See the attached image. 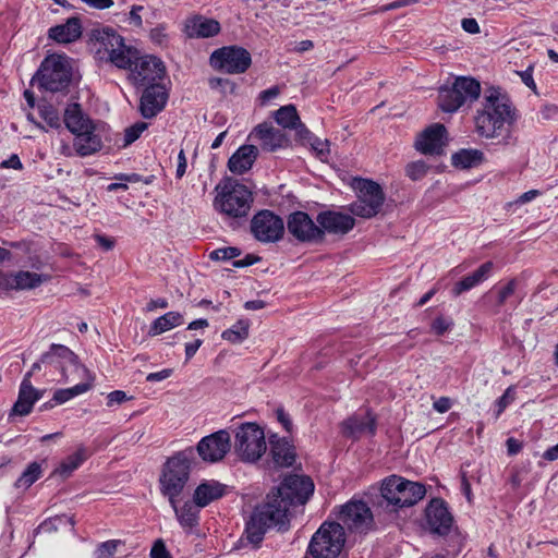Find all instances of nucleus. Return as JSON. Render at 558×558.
Masks as SVG:
<instances>
[{
    "instance_id": "obj_1",
    "label": "nucleus",
    "mask_w": 558,
    "mask_h": 558,
    "mask_svg": "<svg viewBox=\"0 0 558 558\" xmlns=\"http://www.w3.org/2000/svg\"><path fill=\"white\" fill-rule=\"evenodd\" d=\"M313 493L314 483L310 477L296 474L284 477L282 483L267 495L265 502L253 511L245 527L247 541L257 546L268 529L287 531L290 526L291 510L305 505Z\"/></svg>"
},
{
    "instance_id": "obj_2",
    "label": "nucleus",
    "mask_w": 558,
    "mask_h": 558,
    "mask_svg": "<svg viewBox=\"0 0 558 558\" xmlns=\"http://www.w3.org/2000/svg\"><path fill=\"white\" fill-rule=\"evenodd\" d=\"M513 122L514 110L510 100L499 89L487 90L482 109L475 116V131L478 136L501 146L514 145L517 138L511 130Z\"/></svg>"
},
{
    "instance_id": "obj_3",
    "label": "nucleus",
    "mask_w": 558,
    "mask_h": 558,
    "mask_svg": "<svg viewBox=\"0 0 558 558\" xmlns=\"http://www.w3.org/2000/svg\"><path fill=\"white\" fill-rule=\"evenodd\" d=\"M63 121L75 136L73 147L81 157L99 151L102 148V140H108V125L105 122L93 121L76 102L68 105Z\"/></svg>"
},
{
    "instance_id": "obj_4",
    "label": "nucleus",
    "mask_w": 558,
    "mask_h": 558,
    "mask_svg": "<svg viewBox=\"0 0 558 558\" xmlns=\"http://www.w3.org/2000/svg\"><path fill=\"white\" fill-rule=\"evenodd\" d=\"M214 209L225 218L245 220L254 203L253 192L239 180L226 177L214 189Z\"/></svg>"
},
{
    "instance_id": "obj_5",
    "label": "nucleus",
    "mask_w": 558,
    "mask_h": 558,
    "mask_svg": "<svg viewBox=\"0 0 558 558\" xmlns=\"http://www.w3.org/2000/svg\"><path fill=\"white\" fill-rule=\"evenodd\" d=\"M192 458V449L180 451L163 465L159 478L160 492L168 497L170 505H174V499L181 495L189 481Z\"/></svg>"
},
{
    "instance_id": "obj_6",
    "label": "nucleus",
    "mask_w": 558,
    "mask_h": 558,
    "mask_svg": "<svg viewBox=\"0 0 558 558\" xmlns=\"http://www.w3.org/2000/svg\"><path fill=\"white\" fill-rule=\"evenodd\" d=\"M92 40L96 47V52L100 58L107 59L120 69L131 68L133 58L137 51L124 44V39L114 29L104 27L93 29Z\"/></svg>"
},
{
    "instance_id": "obj_7",
    "label": "nucleus",
    "mask_w": 558,
    "mask_h": 558,
    "mask_svg": "<svg viewBox=\"0 0 558 558\" xmlns=\"http://www.w3.org/2000/svg\"><path fill=\"white\" fill-rule=\"evenodd\" d=\"M71 80V59L59 53L47 56L33 77V81L37 82L40 88L51 93L65 90Z\"/></svg>"
},
{
    "instance_id": "obj_8",
    "label": "nucleus",
    "mask_w": 558,
    "mask_h": 558,
    "mask_svg": "<svg viewBox=\"0 0 558 558\" xmlns=\"http://www.w3.org/2000/svg\"><path fill=\"white\" fill-rule=\"evenodd\" d=\"M481 84L470 76H458L451 85L438 90V106L445 112H456L465 104H473L481 96Z\"/></svg>"
},
{
    "instance_id": "obj_9",
    "label": "nucleus",
    "mask_w": 558,
    "mask_h": 558,
    "mask_svg": "<svg viewBox=\"0 0 558 558\" xmlns=\"http://www.w3.org/2000/svg\"><path fill=\"white\" fill-rule=\"evenodd\" d=\"M381 497L396 508L411 507L424 498L426 488L418 482H412L398 475L383 480Z\"/></svg>"
},
{
    "instance_id": "obj_10",
    "label": "nucleus",
    "mask_w": 558,
    "mask_h": 558,
    "mask_svg": "<svg viewBox=\"0 0 558 558\" xmlns=\"http://www.w3.org/2000/svg\"><path fill=\"white\" fill-rule=\"evenodd\" d=\"M345 544L344 529L339 522H324L313 534L307 554L312 558H337Z\"/></svg>"
},
{
    "instance_id": "obj_11",
    "label": "nucleus",
    "mask_w": 558,
    "mask_h": 558,
    "mask_svg": "<svg viewBox=\"0 0 558 558\" xmlns=\"http://www.w3.org/2000/svg\"><path fill=\"white\" fill-rule=\"evenodd\" d=\"M267 450L265 433L256 423H244L238 427L234 451L244 462H256Z\"/></svg>"
},
{
    "instance_id": "obj_12",
    "label": "nucleus",
    "mask_w": 558,
    "mask_h": 558,
    "mask_svg": "<svg viewBox=\"0 0 558 558\" xmlns=\"http://www.w3.org/2000/svg\"><path fill=\"white\" fill-rule=\"evenodd\" d=\"M354 187L357 192V199L350 205V213L366 219L375 217L385 202V194L380 185L372 180L359 179L355 181Z\"/></svg>"
},
{
    "instance_id": "obj_13",
    "label": "nucleus",
    "mask_w": 558,
    "mask_h": 558,
    "mask_svg": "<svg viewBox=\"0 0 558 558\" xmlns=\"http://www.w3.org/2000/svg\"><path fill=\"white\" fill-rule=\"evenodd\" d=\"M251 63V53L239 46H226L210 54L211 66L228 74H242Z\"/></svg>"
},
{
    "instance_id": "obj_14",
    "label": "nucleus",
    "mask_w": 558,
    "mask_h": 558,
    "mask_svg": "<svg viewBox=\"0 0 558 558\" xmlns=\"http://www.w3.org/2000/svg\"><path fill=\"white\" fill-rule=\"evenodd\" d=\"M341 525L351 532L365 533L373 525V513L366 502L362 500H350L344 504L338 513Z\"/></svg>"
},
{
    "instance_id": "obj_15",
    "label": "nucleus",
    "mask_w": 558,
    "mask_h": 558,
    "mask_svg": "<svg viewBox=\"0 0 558 558\" xmlns=\"http://www.w3.org/2000/svg\"><path fill=\"white\" fill-rule=\"evenodd\" d=\"M131 69V77L137 86H148L150 84H159L165 77L166 68L163 62L154 56H144L133 58Z\"/></svg>"
},
{
    "instance_id": "obj_16",
    "label": "nucleus",
    "mask_w": 558,
    "mask_h": 558,
    "mask_svg": "<svg viewBox=\"0 0 558 558\" xmlns=\"http://www.w3.org/2000/svg\"><path fill=\"white\" fill-rule=\"evenodd\" d=\"M251 232L262 243H274L282 238L284 223L279 216L264 209L252 218Z\"/></svg>"
},
{
    "instance_id": "obj_17",
    "label": "nucleus",
    "mask_w": 558,
    "mask_h": 558,
    "mask_svg": "<svg viewBox=\"0 0 558 558\" xmlns=\"http://www.w3.org/2000/svg\"><path fill=\"white\" fill-rule=\"evenodd\" d=\"M230 448V434L225 429H220L203 437L196 446V450L202 460L209 463L222 460L229 452Z\"/></svg>"
},
{
    "instance_id": "obj_18",
    "label": "nucleus",
    "mask_w": 558,
    "mask_h": 558,
    "mask_svg": "<svg viewBox=\"0 0 558 558\" xmlns=\"http://www.w3.org/2000/svg\"><path fill=\"white\" fill-rule=\"evenodd\" d=\"M288 231L301 242L322 241V230L312 218L304 211L292 213L288 218Z\"/></svg>"
},
{
    "instance_id": "obj_19",
    "label": "nucleus",
    "mask_w": 558,
    "mask_h": 558,
    "mask_svg": "<svg viewBox=\"0 0 558 558\" xmlns=\"http://www.w3.org/2000/svg\"><path fill=\"white\" fill-rule=\"evenodd\" d=\"M168 92L162 83L150 84L142 93L140 111L145 119L156 117L168 101Z\"/></svg>"
},
{
    "instance_id": "obj_20",
    "label": "nucleus",
    "mask_w": 558,
    "mask_h": 558,
    "mask_svg": "<svg viewBox=\"0 0 558 558\" xmlns=\"http://www.w3.org/2000/svg\"><path fill=\"white\" fill-rule=\"evenodd\" d=\"M445 125L435 123L425 129L415 141V148L424 155H439L446 144Z\"/></svg>"
},
{
    "instance_id": "obj_21",
    "label": "nucleus",
    "mask_w": 558,
    "mask_h": 558,
    "mask_svg": "<svg viewBox=\"0 0 558 558\" xmlns=\"http://www.w3.org/2000/svg\"><path fill=\"white\" fill-rule=\"evenodd\" d=\"M43 397V391L33 387L31 373H26L20 386L17 400L13 404L9 418L25 416L32 412L34 404Z\"/></svg>"
},
{
    "instance_id": "obj_22",
    "label": "nucleus",
    "mask_w": 558,
    "mask_h": 558,
    "mask_svg": "<svg viewBox=\"0 0 558 558\" xmlns=\"http://www.w3.org/2000/svg\"><path fill=\"white\" fill-rule=\"evenodd\" d=\"M427 524L434 533L446 535L452 526V515L442 499H433L426 507Z\"/></svg>"
},
{
    "instance_id": "obj_23",
    "label": "nucleus",
    "mask_w": 558,
    "mask_h": 558,
    "mask_svg": "<svg viewBox=\"0 0 558 558\" xmlns=\"http://www.w3.org/2000/svg\"><path fill=\"white\" fill-rule=\"evenodd\" d=\"M220 31L221 25L217 20L201 14L191 15L183 23V33L189 38H210Z\"/></svg>"
},
{
    "instance_id": "obj_24",
    "label": "nucleus",
    "mask_w": 558,
    "mask_h": 558,
    "mask_svg": "<svg viewBox=\"0 0 558 558\" xmlns=\"http://www.w3.org/2000/svg\"><path fill=\"white\" fill-rule=\"evenodd\" d=\"M316 220L324 233L330 234H347L355 226V220L351 215L333 210L319 213Z\"/></svg>"
},
{
    "instance_id": "obj_25",
    "label": "nucleus",
    "mask_w": 558,
    "mask_h": 558,
    "mask_svg": "<svg viewBox=\"0 0 558 558\" xmlns=\"http://www.w3.org/2000/svg\"><path fill=\"white\" fill-rule=\"evenodd\" d=\"M48 277L27 270H20L7 275L1 284L5 289L11 290H31L39 287L43 282L47 281Z\"/></svg>"
},
{
    "instance_id": "obj_26",
    "label": "nucleus",
    "mask_w": 558,
    "mask_h": 558,
    "mask_svg": "<svg viewBox=\"0 0 558 558\" xmlns=\"http://www.w3.org/2000/svg\"><path fill=\"white\" fill-rule=\"evenodd\" d=\"M251 136L260 142L262 148L268 151H275L283 146L286 135L270 123L264 122L254 128Z\"/></svg>"
},
{
    "instance_id": "obj_27",
    "label": "nucleus",
    "mask_w": 558,
    "mask_h": 558,
    "mask_svg": "<svg viewBox=\"0 0 558 558\" xmlns=\"http://www.w3.org/2000/svg\"><path fill=\"white\" fill-rule=\"evenodd\" d=\"M228 486L215 480L202 482L194 492V502L197 507L204 508L210 502L223 497Z\"/></svg>"
},
{
    "instance_id": "obj_28",
    "label": "nucleus",
    "mask_w": 558,
    "mask_h": 558,
    "mask_svg": "<svg viewBox=\"0 0 558 558\" xmlns=\"http://www.w3.org/2000/svg\"><path fill=\"white\" fill-rule=\"evenodd\" d=\"M258 150L254 145H242L228 160V168L234 174L247 172L255 162Z\"/></svg>"
},
{
    "instance_id": "obj_29",
    "label": "nucleus",
    "mask_w": 558,
    "mask_h": 558,
    "mask_svg": "<svg viewBox=\"0 0 558 558\" xmlns=\"http://www.w3.org/2000/svg\"><path fill=\"white\" fill-rule=\"evenodd\" d=\"M269 444L270 454L277 466L289 468L294 463V447L286 438L274 435L269 438Z\"/></svg>"
},
{
    "instance_id": "obj_30",
    "label": "nucleus",
    "mask_w": 558,
    "mask_h": 558,
    "mask_svg": "<svg viewBox=\"0 0 558 558\" xmlns=\"http://www.w3.org/2000/svg\"><path fill=\"white\" fill-rule=\"evenodd\" d=\"M81 35L82 25L78 17H70L64 24L56 25L49 29V37L61 44L75 41Z\"/></svg>"
},
{
    "instance_id": "obj_31",
    "label": "nucleus",
    "mask_w": 558,
    "mask_h": 558,
    "mask_svg": "<svg viewBox=\"0 0 558 558\" xmlns=\"http://www.w3.org/2000/svg\"><path fill=\"white\" fill-rule=\"evenodd\" d=\"M50 350L54 356L61 361V375L64 380H69V375L65 372L66 366H71L75 372L82 375H88V369L77 362V356L68 347L62 344H51Z\"/></svg>"
},
{
    "instance_id": "obj_32",
    "label": "nucleus",
    "mask_w": 558,
    "mask_h": 558,
    "mask_svg": "<svg viewBox=\"0 0 558 558\" xmlns=\"http://www.w3.org/2000/svg\"><path fill=\"white\" fill-rule=\"evenodd\" d=\"M494 264L492 262H486L482 264L474 272L464 277L459 282H457L452 289V292L456 296L461 293L471 290L476 287L484 280L488 278L493 270Z\"/></svg>"
},
{
    "instance_id": "obj_33",
    "label": "nucleus",
    "mask_w": 558,
    "mask_h": 558,
    "mask_svg": "<svg viewBox=\"0 0 558 558\" xmlns=\"http://www.w3.org/2000/svg\"><path fill=\"white\" fill-rule=\"evenodd\" d=\"M171 507L174 510L180 525L184 530L191 531L198 524L199 507H197L196 504L193 505V502L186 501L183 506L179 507L175 498L174 505H171Z\"/></svg>"
},
{
    "instance_id": "obj_34",
    "label": "nucleus",
    "mask_w": 558,
    "mask_h": 558,
    "mask_svg": "<svg viewBox=\"0 0 558 558\" xmlns=\"http://www.w3.org/2000/svg\"><path fill=\"white\" fill-rule=\"evenodd\" d=\"M344 434L349 437H357L361 434L368 432L371 435L375 433L376 423L375 418L368 414L365 417L353 416L343 423Z\"/></svg>"
},
{
    "instance_id": "obj_35",
    "label": "nucleus",
    "mask_w": 558,
    "mask_h": 558,
    "mask_svg": "<svg viewBox=\"0 0 558 558\" xmlns=\"http://www.w3.org/2000/svg\"><path fill=\"white\" fill-rule=\"evenodd\" d=\"M183 324V315L179 312H168L156 318L148 330L151 337L161 335Z\"/></svg>"
},
{
    "instance_id": "obj_36",
    "label": "nucleus",
    "mask_w": 558,
    "mask_h": 558,
    "mask_svg": "<svg viewBox=\"0 0 558 558\" xmlns=\"http://www.w3.org/2000/svg\"><path fill=\"white\" fill-rule=\"evenodd\" d=\"M85 378V381L80 383L71 388L65 389H59L53 393L52 401H54L57 404L65 403L66 401L73 399L76 396L83 395L87 392L92 386L94 378L88 373V375H83Z\"/></svg>"
},
{
    "instance_id": "obj_37",
    "label": "nucleus",
    "mask_w": 558,
    "mask_h": 558,
    "mask_svg": "<svg viewBox=\"0 0 558 558\" xmlns=\"http://www.w3.org/2000/svg\"><path fill=\"white\" fill-rule=\"evenodd\" d=\"M484 160V154L478 149H461L451 157V162L456 168L469 169L481 165Z\"/></svg>"
},
{
    "instance_id": "obj_38",
    "label": "nucleus",
    "mask_w": 558,
    "mask_h": 558,
    "mask_svg": "<svg viewBox=\"0 0 558 558\" xmlns=\"http://www.w3.org/2000/svg\"><path fill=\"white\" fill-rule=\"evenodd\" d=\"M276 122L284 129H299L308 132L301 123L296 108L293 105H287L274 112Z\"/></svg>"
},
{
    "instance_id": "obj_39",
    "label": "nucleus",
    "mask_w": 558,
    "mask_h": 558,
    "mask_svg": "<svg viewBox=\"0 0 558 558\" xmlns=\"http://www.w3.org/2000/svg\"><path fill=\"white\" fill-rule=\"evenodd\" d=\"M74 518L68 514L56 515L45 520L37 529V533L51 534L57 532L61 526H70L74 529Z\"/></svg>"
},
{
    "instance_id": "obj_40",
    "label": "nucleus",
    "mask_w": 558,
    "mask_h": 558,
    "mask_svg": "<svg viewBox=\"0 0 558 558\" xmlns=\"http://www.w3.org/2000/svg\"><path fill=\"white\" fill-rule=\"evenodd\" d=\"M250 323L245 319L238 320L232 327L221 333V338L231 343H241L248 337Z\"/></svg>"
},
{
    "instance_id": "obj_41",
    "label": "nucleus",
    "mask_w": 558,
    "mask_h": 558,
    "mask_svg": "<svg viewBox=\"0 0 558 558\" xmlns=\"http://www.w3.org/2000/svg\"><path fill=\"white\" fill-rule=\"evenodd\" d=\"M41 474V468L37 462L31 463L26 470L21 474V476L16 480L15 486L21 488H28L32 486Z\"/></svg>"
},
{
    "instance_id": "obj_42",
    "label": "nucleus",
    "mask_w": 558,
    "mask_h": 558,
    "mask_svg": "<svg viewBox=\"0 0 558 558\" xmlns=\"http://www.w3.org/2000/svg\"><path fill=\"white\" fill-rule=\"evenodd\" d=\"M85 460V456L83 451H76L73 454L69 456L62 463L60 464L58 472L62 476H69L74 470H76Z\"/></svg>"
},
{
    "instance_id": "obj_43",
    "label": "nucleus",
    "mask_w": 558,
    "mask_h": 558,
    "mask_svg": "<svg viewBox=\"0 0 558 558\" xmlns=\"http://www.w3.org/2000/svg\"><path fill=\"white\" fill-rule=\"evenodd\" d=\"M39 114L50 128L60 126L59 113L51 105H40Z\"/></svg>"
},
{
    "instance_id": "obj_44",
    "label": "nucleus",
    "mask_w": 558,
    "mask_h": 558,
    "mask_svg": "<svg viewBox=\"0 0 558 558\" xmlns=\"http://www.w3.org/2000/svg\"><path fill=\"white\" fill-rule=\"evenodd\" d=\"M515 393H517L515 387L509 386L505 390L504 395L496 400V408H497L496 418H498L500 416V414L506 410V408L514 401Z\"/></svg>"
},
{
    "instance_id": "obj_45",
    "label": "nucleus",
    "mask_w": 558,
    "mask_h": 558,
    "mask_svg": "<svg viewBox=\"0 0 558 558\" xmlns=\"http://www.w3.org/2000/svg\"><path fill=\"white\" fill-rule=\"evenodd\" d=\"M122 544L119 539H110L98 545L95 554L97 558H111L116 554L118 546Z\"/></svg>"
},
{
    "instance_id": "obj_46",
    "label": "nucleus",
    "mask_w": 558,
    "mask_h": 558,
    "mask_svg": "<svg viewBox=\"0 0 558 558\" xmlns=\"http://www.w3.org/2000/svg\"><path fill=\"white\" fill-rule=\"evenodd\" d=\"M241 251L235 246L220 247L210 252L209 257L213 260H230L240 256Z\"/></svg>"
},
{
    "instance_id": "obj_47",
    "label": "nucleus",
    "mask_w": 558,
    "mask_h": 558,
    "mask_svg": "<svg viewBox=\"0 0 558 558\" xmlns=\"http://www.w3.org/2000/svg\"><path fill=\"white\" fill-rule=\"evenodd\" d=\"M427 169V165L423 160H417L407 166L405 173L411 180L416 181L426 174Z\"/></svg>"
},
{
    "instance_id": "obj_48",
    "label": "nucleus",
    "mask_w": 558,
    "mask_h": 558,
    "mask_svg": "<svg viewBox=\"0 0 558 558\" xmlns=\"http://www.w3.org/2000/svg\"><path fill=\"white\" fill-rule=\"evenodd\" d=\"M148 128L146 122H136L125 130L124 145H130L135 142L141 134Z\"/></svg>"
},
{
    "instance_id": "obj_49",
    "label": "nucleus",
    "mask_w": 558,
    "mask_h": 558,
    "mask_svg": "<svg viewBox=\"0 0 558 558\" xmlns=\"http://www.w3.org/2000/svg\"><path fill=\"white\" fill-rule=\"evenodd\" d=\"M167 27L165 24H159L154 27L149 33V38L154 44L163 46L168 41Z\"/></svg>"
},
{
    "instance_id": "obj_50",
    "label": "nucleus",
    "mask_w": 558,
    "mask_h": 558,
    "mask_svg": "<svg viewBox=\"0 0 558 558\" xmlns=\"http://www.w3.org/2000/svg\"><path fill=\"white\" fill-rule=\"evenodd\" d=\"M517 282L515 280H510L506 286L499 289L498 291V305H504L505 302L511 296L515 291Z\"/></svg>"
},
{
    "instance_id": "obj_51",
    "label": "nucleus",
    "mask_w": 558,
    "mask_h": 558,
    "mask_svg": "<svg viewBox=\"0 0 558 558\" xmlns=\"http://www.w3.org/2000/svg\"><path fill=\"white\" fill-rule=\"evenodd\" d=\"M311 146L316 151L317 156L320 158H324L329 154L328 141H323L318 137H313L311 141Z\"/></svg>"
},
{
    "instance_id": "obj_52",
    "label": "nucleus",
    "mask_w": 558,
    "mask_h": 558,
    "mask_svg": "<svg viewBox=\"0 0 558 558\" xmlns=\"http://www.w3.org/2000/svg\"><path fill=\"white\" fill-rule=\"evenodd\" d=\"M150 558H171L162 539H157L150 550Z\"/></svg>"
},
{
    "instance_id": "obj_53",
    "label": "nucleus",
    "mask_w": 558,
    "mask_h": 558,
    "mask_svg": "<svg viewBox=\"0 0 558 558\" xmlns=\"http://www.w3.org/2000/svg\"><path fill=\"white\" fill-rule=\"evenodd\" d=\"M129 399L130 398L126 396L124 391L114 390L107 396V405L112 407L114 404H121Z\"/></svg>"
},
{
    "instance_id": "obj_54",
    "label": "nucleus",
    "mask_w": 558,
    "mask_h": 558,
    "mask_svg": "<svg viewBox=\"0 0 558 558\" xmlns=\"http://www.w3.org/2000/svg\"><path fill=\"white\" fill-rule=\"evenodd\" d=\"M41 362L45 367H52L61 372V361L54 356V353L51 350L41 355Z\"/></svg>"
},
{
    "instance_id": "obj_55",
    "label": "nucleus",
    "mask_w": 558,
    "mask_h": 558,
    "mask_svg": "<svg viewBox=\"0 0 558 558\" xmlns=\"http://www.w3.org/2000/svg\"><path fill=\"white\" fill-rule=\"evenodd\" d=\"M143 5H132L130 13H129V21L130 24H132L135 27H142L143 26V20L140 15V12L143 11Z\"/></svg>"
},
{
    "instance_id": "obj_56",
    "label": "nucleus",
    "mask_w": 558,
    "mask_h": 558,
    "mask_svg": "<svg viewBox=\"0 0 558 558\" xmlns=\"http://www.w3.org/2000/svg\"><path fill=\"white\" fill-rule=\"evenodd\" d=\"M452 407V401L448 397H440L433 403V409L438 413H446Z\"/></svg>"
},
{
    "instance_id": "obj_57",
    "label": "nucleus",
    "mask_w": 558,
    "mask_h": 558,
    "mask_svg": "<svg viewBox=\"0 0 558 558\" xmlns=\"http://www.w3.org/2000/svg\"><path fill=\"white\" fill-rule=\"evenodd\" d=\"M450 322L446 320L442 317H437L434 319L432 324V329L435 331V333L441 336L450 328Z\"/></svg>"
},
{
    "instance_id": "obj_58",
    "label": "nucleus",
    "mask_w": 558,
    "mask_h": 558,
    "mask_svg": "<svg viewBox=\"0 0 558 558\" xmlns=\"http://www.w3.org/2000/svg\"><path fill=\"white\" fill-rule=\"evenodd\" d=\"M171 374H172V369L165 368V369H161V371L156 372V373H149L146 376V380L149 381V383L161 381V380H165L168 377H170Z\"/></svg>"
},
{
    "instance_id": "obj_59",
    "label": "nucleus",
    "mask_w": 558,
    "mask_h": 558,
    "mask_svg": "<svg viewBox=\"0 0 558 558\" xmlns=\"http://www.w3.org/2000/svg\"><path fill=\"white\" fill-rule=\"evenodd\" d=\"M280 94V89L278 86L270 87L268 89H265L260 92L259 99L262 101V105H266L271 99L276 98Z\"/></svg>"
},
{
    "instance_id": "obj_60",
    "label": "nucleus",
    "mask_w": 558,
    "mask_h": 558,
    "mask_svg": "<svg viewBox=\"0 0 558 558\" xmlns=\"http://www.w3.org/2000/svg\"><path fill=\"white\" fill-rule=\"evenodd\" d=\"M0 167L7 168V169L11 168V169H15V170H21L23 168V165H22L19 156L13 154L10 156V158H8L7 160H3L0 163Z\"/></svg>"
},
{
    "instance_id": "obj_61",
    "label": "nucleus",
    "mask_w": 558,
    "mask_h": 558,
    "mask_svg": "<svg viewBox=\"0 0 558 558\" xmlns=\"http://www.w3.org/2000/svg\"><path fill=\"white\" fill-rule=\"evenodd\" d=\"M259 259L260 257L256 255L247 254L244 258L234 260L233 266L236 268H243L256 264Z\"/></svg>"
},
{
    "instance_id": "obj_62",
    "label": "nucleus",
    "mask_w": 558,
    "mask_h": 558,
    "mask_svg": "<svg viewBox=\"0 0 558 558\" xmlns=\"http://www.w3.org/2000/svg\"><path fill=\"white\" fill-rule=\"evenodd\" d=\"M532 68L529 66L526 70L522 71V72H518V74L520 75L522 82L527 86L530 87L531 89L535 90L536 89V84L533 80V75H532Z\"/></svg>"
},
{
    "instance_id": "obj_63",
    "label": "nucleus",
    "mask_w": 558,
    "mask_h": 558,
    "mask_svg": "<svg viewBox=\"0 0 558 558\" xmlns=\"http://www.w3.org/2000/svg\"><path fill=\"white\" fill-rule=\"evenodd\" d=\"M202 343H203L202 339H196L195 341L189 342L185 344V360L186 361L191 360L195 355V353L197 352V350L199 349Z\"/></svg>"
},
{
    "instance_id": "obj_64",
    "label": "nucleus",
    "mask_w": 558,
    "mask_h": 558,
    "mask_svg": "<svg viewBox=\"0 0 558 558\" xmlns=\"http://www.w3.org/2000/svg\"><path fill=\"white\" fill-rule=\"evenodd\" d=\"M461 25L469 34H477L480 32V26L475 19H463Z\"/></svg>"
}]
</instances>
